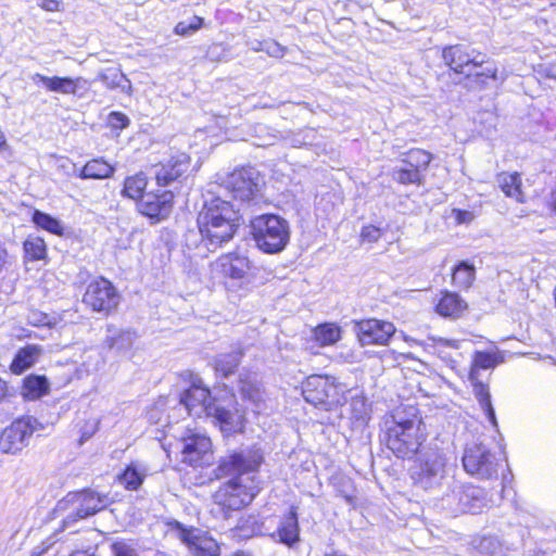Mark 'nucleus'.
Here are the masks:
<instances>
[{"label": "nucleus", "instance_id": "28", "mask_svg": "<svg viewBox=\"0 0 556 556\" xmlns=\"http://www.w3.org/2000/svg\"><path fill=\"white\" fill-rule=\"evenodd\" d=\"M99 79L109 89H121L126 94H131V83L117 67H109L99 74Z\"/></svg>", "mask_w": 556, "mask_h": 556}, {"label": "nucleus", "instance_id": "12", "mask_svg": "<svg viewBox=\"0 0 556 556\" xmlns=\"http://www.w3.org/2000/svg\"><path fill=\"white\" fill-rule=\"evenodd\" d=\"M261 182L260 174L255 168H240L227 177L225 189L231 192L235 199L247 202L257 195Z\"/></svg>", "mask_w": 556, "mask_h": 556}, {"label": "nucleus", "instance_id": "60", "mask_svg": "<svg viewBox=\"0 0 556 556\" xmlns=\"http://www.w3.org/2000/svg\"><path fill=\"white\" fill-rule=\"evenodd\" d=\"M231 556H251V555L249 553H245V552H238V553H235Z\"/></svg>", "mask_w": 556, "mask_h": 556}, {"label": "nucleus", "instance_id": "47", "mask_svg": "<svg viewBox=\"0 0 556 556\" xmlns=\"http://www.w3.org/2000/svg\"><path fill=\"white\" fill-rule=\"evenodd\" d=\"M111 128L122 130L129 125V118L122 112H111L108 116Z\"/></svg>", "mask_w": 556, "mask_h": 556}, {"label": "nucleus", "instance_id": "61", "mask_svg": "<svg viewBox=\"0 0 556 556\" xmlns=\"http://www.w3.org/2000/svg\"><path fill=\"white\" fill-rule=\"evenodd\" d=\"M552 7H556V0H548Z\"/></svg>", "mask_w": 556, "mask_h": 556}, {"label": "nucleus", "instance_id": "43", "mask_svg": "<svg viewBox=\"0 0 556 556\" xmlns=\"http://www.w3.org/2000/svg\"><path fill=\"white\" fill-rule=\"evenodd\" d=\"M502 358L495 353L476 352L470 370L490 369L495 367ZM479 374V371H477Z\"/></svg>", "mask_w": 556, "mask_h": 556}, {"label": "nucleus", "instance_id": "8", "mask_svg": "<svg viewBox=\"0 0 556 556\" xmlns=\"http://www.w3.org/2000/svg\"><path fill=\"white\" fill-rule=\"evenodd\" d=\"M447 478V458L439 450L422 451L412 468V479L415 485L424 491L439 490Z\"/></svg>", "mask_w": 556, "mask_h": 556}, {"label": "nucleus", "instance_id": "5", "mask_svg": "<svg viewBox=\"0 0 556 556\" xmlns=\"http://www.w3.org/2000/svg\"><path fill=\"white\" fill-rule=\"evenodd\" d=\"M488 504L485 492L481 488L452 479L437 505L440 509L457 516L481 513Z\"/></svg>", "mask_w": 556, "mask_h": 556}, {"label": "nucleus", "instance_id": "49", "mask_svg": "<svg viewBox=\"0 0 556 556\" xmlns=\"http://www.w3.org/2000/svg\"><path fill=\"white\" fill-rule=\"evenodd\" d=\"M265 53L271 58H282L286 52V48L274 40H265Z\"/></svg>", "mask_w": 556, "mask_h": 556}, {"label": "nucleus", "instance_id": "27", "mask_svg": "<svg viewBox=\"0 0 556 556\" xmlns=\"http://www.w3.org/2000/svg\"><path fill=\"white\" fill-rule=\"evenodd\" d=\"M40 354L41 349L35 344L21 349L11 364L12 372L16 375L24 372L38 361Z\"/></svg>", "mask_w": 556, "mask_h": 556}, {"label": "nucleus", "instance_id": "59", "mask_svg": "<svg viewBox=\"0 0 556 556\" xmlns=\"http://www.w3.org/2000/svg\"><path fill=\"white\" fill-rule=\"evenodd\" d=\"M72 556H94L93 554H89L86 551H76L72 554Z\"/></svg>", "mask_w": 556, "mask_h": 556}, {"label": "nucleus", "instance_id": "48", "mask_svg": "<svg viewBox=\"0 0 556 556\" xmlns=\"http://www.w3.org/2000/svg\"><path fill=\"white\" fill-rule=\"evenodd\" d=\"M380 237V228L372 225L364 226L361 232L362 240L367 242H377Z\"/></svg>", "mask_w": 556, "mask_h": 556}, {"label": "nucleus", "instance_id": "11", "mask_svg": "<svg viewBox=\"0 0 556 556\" xmlns=\"http://www.w3.org/2000/svg\"><path fill=\"white\" fill-rule=\"evenodd\" d=\"M182 462L198 467L210 465L213 459L212 442L204 433L188 429L182 437Z\"/></svg>", "mask_w": 556, "mask_h": 556}, {"label": "nucleus", "instance_id": "2", "mask_svg": "<svg viewBox=\"0 0 556 556\" xmlns=\"http://www.w3.org/2000/svg\"><path fill=\"white\" fill-rule=\"evenodd\" d=\"M222 186H215L207 191L203 207L198 216L199 235L201 242L197 243L198 233L190 231L187 235V247L192 245L197 255L206 257L223 243L228 242L235 235L239 224V214L230 202L219 195Z\"/></svg>", "mask_w": 556, "mask_h": 556}, {"label": "nucleus", "instance_id": "35", "mask_svg": "<svg viewBox=\"0 0 556 556\" xmlns=\"http://www.w3.org/2000/svg\"><path fill=\"white\" fill-rule=\"evenodd\" d=\"M137 339V333L131 330H121L106 337V344L118 354L127 353Z\"/></svg>", "mask_w": 556, "mask_h": 556}, {"label": "nucleus", "instance_id": "13", "mask_svg": "<svg viewBox=\"0 0 556 556\" xmlns=\"http://www.w3.org/2000/svg\"><path fill=\"white\" fill-rule=\"evenodd\" d=\"M84 302L93 311L108 314L117 307L119 294L109 280L100 278L88 285Z\"/></svg>", "mask_w": 556, "mask_h": 556}, {"label": "nucleus", "instance_id": "53", "mask_svg": "<svg viewBox=\"0 0 556 556\" xmlns=\"http://www.w3.org/2000/svg\"><path fill=\"white\" fill-rule=\"evenodd\" d=\"M249 46L255 52H260V51L264 52V50H265V40H263V41L253 40V41L249 42Z\"/></svg>", "mask_w": 556, "mask_h": 556}, {"label": "nucleus", "instance_id": "6", "mask_svg": "<svg viewBox=\"0 0 556 556\" xmlns=\"http://www.w3.org/2000/svg\"><path fill=\"white\" fill-rule=\"evenodd\" d=\"M251 232L256 247L268 254L283 251L290 241L289 223L274 214H264L253 218Z\"/></svg>", "mask_w": 556, "mask_h": 556}, {"label": "nucleus", "instance_id": "22", "mask_svg": "<svg viewBox=\"0 0 556 556\" xmlns=\"http://www.w3.org/2000/svg\"><path fill=\"white\" fill-rule=\"evenodd\" d=\"M31 80L37 85L42 84L43 87L49 91L59 92L62 94H76L78 88H80L81 84L84 83V79L80 77H48L39 73L34 74L31 76Z\"/></svg>", "mask_w": 556, "mask_h": 556}, {"label": "nucleus", "instance_id": "38", "mask_svg": "<svg viewBox=\"0 0 556 556\" xmlns=\"http://www.w3.org/2000/svg\"><path fill=\"white\" fill-rule=\"evenodd\" d=\"M241 358V352L235 350L227 354H219L215 358V370L222 376L227 377L238 367Z\"/></svg>", "mask_w": 556, "mask_h": 556}, {"label": "nucleus", "instance_id": "24", "mask_svg": "<svg viewBox=\"0 0 556 556\" xmlns=\"http://www.w3.org/2000/svg\"><path fill=\"white\" fill-rule=\"evenodd\" d=\"M214 417L220 425L224 432H235L242 428V415L238 410L213 404L207 417Z\"/></svg>", "mask_w": 556, "mask_h": 556}, {"label": "nucleus", "instance_id": "32", "mask_svg": "<svg viewBox=\"0 0 556 556\" xmlns=\"http://www.w3.org/2000/svg\"><path fill=\"white\" fill-rule=\"evenodd\" d=\"M114 170V167L104 160L94 159L81 168L79 177L81 179H104L111 177Z\"/></svg>", "mask_w": 556, "mask_h": 556}, {"label": "nucleus", "instance_id": "4", "mask_svg": "<svg viewBox=\"0 0 556 556\" xmlns=\"http://www.w3.org/2000/svg\"><path fill=\"white\" fill-rule=\"evenodd\" d=\"M425 440L424 424L416 415L404 419L396 414L386 433L387 446L401 458L415 455Z\"/></svg>", "mask_w": 556, "mask_h": 556}, {"label": "nucleus", "instance_id": "34", "mask_svg": "<svg viewBox=\"0 0 556 556\" xmlns=\"http://www.w3.org/2000/svg\"><path fill=\"white\" fill-rule=\"evenodd\" d=\"M314 340L319 346H327L337 343L341 339V328L333 323L318 325L314 331Z\"/></svg>", "mask_w": 556, "mask_h": 556}, {"label": "nucleus", "instance_id": "20", "mask_svg": "<svg viewBox=\"0 0 556 556\" xmlns=\"http://www.w3.org/2000/svg\"><path fill=\"white\" fill-rule=\"evenodd\" d=\"M190 165L188 154L179 152L165 163L155 166L154 175L160 186H166L186 173Z\"/></svg>", "mask_w": 556, "mask_h": 556}, {"label": "nucleus", "instance_id": "19", "mask_svg": "<svg viewBox=\"0 0 556 556\" xmlns=\"http://www.w3.org/2000/svg\"><path fill=\"white\" fill-rule=\"evenodd\" d=\"M431 343L425 344V351L437 355L452 370H456L463 357L459 350L463 341L444 338H430Z\"/></svg>", "mask_w": 556, "mask_h": 556}, {"label": "nucleus", "instance_id": "50", "mask_svg": "<svg viewBox=\"0 0 556 556\" xmlns=\"http://www.w3.org/2000/svg\"><path fill=\"white\" fill-rule=\"evenodd\" d=\"M452 215L457 224H469L475 218V214L472 212L458 208L453 210Z\"/></svg>", "mask_w": 556, "mask_h": 556}, {"label": "nucleus", "instance_id": "40", "mask_svg": "<svg viewBox=\"0 0 556 556\" xmlns=\"http://www.w3.org/2000/svg\"><path fill=\"white\" fill-rule=\"evenodd\" d=\"M477 554L475 556H503V544L495 536H484L480 539L476 546Z\"/></svg>", "mask_w": 556, "mask_h": 556}, {"label": "nucleus", "instance_id": "15", "mask_svg": "<svg viewBox=\"0 0 556 556\" xmlns=\"http://www.w3.org/2000/svg\"><path fill=\"white\" fill-rule=\"evenodd\" d=\"M355 330L361 345H384L395 333L392 323L375 318L357 321Z\"/></svg>", "mask_w": 556, "mask_h": 556}, {"label": "nucleus", "instance_id": "25", "mask_svg": "<svg viewBox=\"0 0 556 556\" xmlns=\"http://www.w3.org/2000/svg\"><path fill=\"white\" fill-rule=\"evenodd\" d=\"M469 381L472 384L473 393L479 401L481 409L485 413L486 418L489 421L496 426V417L495 412L493 409L492 403H491V396L489 392V388L486 384L482 383L479 380L477 370H470L469 372Z\"/></svg>", "mask_w": 556, "mask_h": 556}, {"label": "nucleus", "instance_id": "16", "mask_svg": "<svg viewBox=\"0 0 556 556\" xmlns=\"http://www.w3.org/2000/svg\"><path fill=\"white\" fill-rule=\"evenodd\" d=\"M174 527L178 538L187 545L194 556H219L217 542L199 529H185L179 522Z\"/></svg>", "mask_w": 556, "mask_h": 556}, {"label": "nucleus", "instance_id": "10", "mask_svg": "<svg viewBox=\"0 0 556 556\" xmlns=\"http://www.w3.org/2000/svg\"><path fill=\"white\" fill-rule=\"evenodd\" d=\"M346 386L337 382L331 376H309L302 387L306 402L317 406L320 404L338 405L345 401Z\"/></svg>", "mask_w": 556, "mask_h": 556}, {"label": "nucleus", "instance_id": "56", "mask_svg": "<svg viewBox=\"0 0 556 556\" xmlns=\"http://www.w3.org/2000/svg\"><path fill=\"white\" fill-rule=\"evenodd\" d=\"M8 386L7 382L0 379V402L7 396Z\"/></svg>", "mask_w": 556, "mask_h": 556}, {"label": "nucleus", "instance_id": "37", "mask_svg": "<svg viewBox=\"0 0 556 556\" xmlns=\"http://www.w3.org/2000/svg\"><path fill=\"white\" fill-rule=\"evenodd\" d=\"M475 274L476 269L473 265L467 262H460L454 267L452 282L458 288L468 289L475 280Z\"/></svg>", "mask_w": 556, "mask_h": 556}, {"label": "nucleus", "instance_id": "26", "mask_svg": "<svg viewBox=\"0 0 556 556\" xmlns=\"http://www.w3.org/2000/svg\"><path fill=\"white\" fill-rule=\"evenodd\" d=\"M437 313L443 317L459 318L467 309V303L454 292H444L435 306Z\"/></svg>", "mask_w": 556, "mask_h": 556}, {"label": "nucleus", "instance_id": "17", "mask_svg": "<svg viewBox=\"0 0 556 556\" xmlns=\"http://www.w3.org/2000/svg\"><path fill=\"white\" fill-rule=\"evenodd\" d=\"M211 268L215 276L243 281L251 269V262L245 255L229 253L219 256L212 263Z\"/></svg>", "mask_w": 556, "mask_h": 556}, {"label": "nucleus", "instance_id": "18", "mask_svg": "<svg viewBox=\"0 0 556 556\" xmlns=\"http://www.w3.org/2000/svg\"><path fill=\"white\" fill-rule=\"evenodd\" d=\"M180 403L185 406L189 415L198 418L207 416L214 404L210 390L201 383L195 382L184 392Z\"/></svg>", "mask_w": 556, "mask_h": 556}, {"label": "nucleus", "instance_id": "23", "mask_svg": "<svg viewBox=\"0 0 556 556\" xmlns=\"http://www.w3.org/2000/svg\"><path fill=\"white\" fill-rule=\"evenodd\" d=\"M274 536H277L280 543L290 547L300 540V528L295 507H292L289 514L281 519Z\"/></svg>", "mask_w": 556, "mask_h": 556}, {"label": "nucleus", "instance_id": "54", "mask_svg": "<svg viewBox=\"0 0 556 556\" xmlns=\"http://www.w3.org/2000/svg\"><path fill=\"white\" fill-rule=\"evenodd\" d=\"M545 74L547 77L556 79V63H551L545 67Z\"/></svg>", "mask_w": 556, "mask_h": 556}, {"label": "nucleus", "instance_id": "14", "mask_svg": "<svg viewBox=\"0 0 556 556\" xmlns=\"http://www.w3.org/2000/svg\"><path fill=\"white\" fill-rule=\"evenodd\" d=\"M36 420L31 417L20 418L5 428L0 435V450L4 453H16L28 443L35 431Z\"/></svg>", "mask_w": 556, "mask_h": 556}, {"label": "nucleus", "instance_id": "31", "mask_svg": "<svg viewBox=\"0 0 556 556\" xmlns=\"http://www.w3.org/2000/svg\"><path fill=\"white\" fill-rule=\"evenodd\" d=\"M148 185V178L143 173H136L132 176L126 177L122 195L131 200H141L146 193L144 190Z\"/></svg>", "mask_w": 556, "mask_h": 556}, {"label": "nucleus", "instance_id": "1", "mask_svg": "<svg viewBox=\"0 0 556 556\" xmlns=\"http://www.w3.org/2000/svg\"><path fill=\"white\" fill-rule=\"evenodd\" d=\"M264 455L258 447H248L225 456L219 465V477L228 478L214 494L215 503L224 510H239L260 493L258 469Z\"/></svg>", "mask_w": 556, "mask_h": 556}, {"label": "nucleus", "instance_id": "62", "mask_svg": "<svg viewBox=\"0 0 556 556\" xmlns=\"http://www.w3.org/2000/svg\"><path fill=\"white\" fill-rule=\"evenodd\" d=\"M43 319H47V316H43L41 319L38 320V323H45Z\"/></svg>", "mask_w": 556, "mask_h": 556}, {"label": "nucleus", "instance_id": "9", "mask_svg": "<svg viewBox=\"0 0 556 556\" xmlns=\"http://www.w3.org/2000/svg\"><path fill=\"white\" fill-rule=\"evenodd\" d=\"M462 463L464 470L479 480L497 479L501 466L500 458L482 443L467 444Z\"/></svg>", "mask_w": 556, "mask_h": 556}, {"label": "nucleus", "instance_id": "44", "mask_svg": "<svg viewBox=\"0 0 556 556\" xmlns=\"http://www.w3.org/2000/svg\"><path fill=\"white\" fill-rule=\"evenodd\" d=\"M392 177L394 180L403 185L421 184V174L418 172V169L412 167L393 168Z\"/></svg>", "mask_w": 556, "mask_h": 556}, {"label": "nucleus", "instance_id": "58", "mask_svg": "<svg viewBox=\"0 0 556 556\" xmlns=\"http://www.w3.org/2000/svg\"><path fill=\"white\" fill-rule=\"evenodd\" d=\"M249 520L253 521V528L251 530V534L252 535L260 534L261 533V526L256 523L255 518L254 517H249V519L247 521H249Z\"/></svg>", "mask_w": 556, "mask_h": 556}, {"label": "nucleus", "instance_id": "30", "mask_svg": "<svg viewBox=\"0 0 556 556\" xmlns=\"http://www.w3.org/2000/svg\"><path fill=\"white\" fill-rule=\"evenodd\" d=\"M239 384L242 397L249 400L255 406V409H261L264 401V392L256 378L250 376L240 378Z\"/></svg>", "mask_w": 556, "mask_h": 556}, {"label": "nucleus", "instance_id": "51", "mask_svg": "<svg viewBox=\"0 0 556 556\" xmlns=\"http://www.w3.org/2000/svg\"><path fill=\"white\" fill-rule=\"evenodd\" d=\"M39 5L50 12L59 10L60 0H40Z\"/></svg>", "mask_w": 556, "mask_h": 556}, {"label": "nucleus", "instance_id": "3", "mask_svg": "<svg viewBox=\"0 0 556 556\" xmlns=\"http://www.w3.org/2000/svg\"><path fill=\"white\" fill-rule=\"evenodd\" d=\"M442 58L455 73L475 76L481 84H486L488 79H497V67L488 61L486 54L475 48L463 45L448 46L443 49Z\"/></svg>", "mask_w": 556, "mask_h": 556}, {"label": "nucleus", "instance_id": "45", "mask_svg": "<svg viewBox=\"0 0 556 556\" xmlns=\"http://www.w3.org/2000/svg\"><path fill=\"white\" fill-rule=\"evenodd\" d=\"M203 25V18L199 16H192L189 21L179 22L174 33L179 36L189 37L197 33Z\"/></svg>", "mask_w": 556, "mask_h": 556}, {"label": "nucleus", "instance_id": "55", "mask_svg": "<svg viewBox=\"0 0 556 556\" xmlns=\"http://www.w3.org/2000/svg\"><path fill=\"white\" fill-rule=\"evenodd\" d=\"M222 48V45H213L212 47H210L208 49V56L212 59V60H216V61H219L220 59L218 56H216L215 52L217 49Z\"/></svg>", "mask_w": 556, "mask_h": 556}, {"label": "nucleus", "instance_id": "52", "mask_svg": "<svg viewBox=\"0 0 556 556\" xmlns=\"http://www.w3.org/2000/svg\"><path fill=\"white\" fill-rule=\"evenodd\" d=\"M404 338V341L407 342L409 345H419L421 346L424 350H425V344L427 343H431L430 339L428 341H419L417 339H414L412 337H408V336H403Z\"/></svg>", "mask_w": 556, "mask_h": 556}, {"label": "nucleus", "instance_id": "41", "mask_svg": "<svg viewBox=\"0 0 556 556\" xmlns=\"http://www.w3.org/2000/svg\"><path fill=\"white\" fill-rule=\"evenodd\" d=\"M431 160L432 155L429 152L421 149H413L406 154L403 162L409 167L418 169L420 173L421 169H426L428 167Z\"/></svg>", "mask_w": 556, "mask_h": 556}, {"label": "nucleus", "instance_id": "36", "mask_svg": "<svg viewBox=\"0 0 556 556\" xmlns=\"http://www.w3.org/2000/svg\"><path fill=\"white\" fill-rule=\"evenodd\" d=\"M49 391V382L42 376H28L24 379L22 394L27 400H37Z\"/></svg>", "mask_w": 556, "mask_h": 556}, {"label": "nucleus", "instance_id": "42", "mask_svg": "<svg viewBox=\"0 0 556 556\" xmlns=\"http://www.w3.org/2000/svg\"><path fill=\"white\" fill-rule=\"evenodd\" d=\"M24 250L28 258L31 261L43 260L47 253L46 243L39 237L28 238L24 242Z\"/></svg>", "mask_w": 556, "mask_h": 556}, {"label": "nucleus", "instance_id": "29", "mask_svg": "<svg viewBox=\"0 0 556 556\" xmlns=\"http://www.w3.org/2000/svg\"><path fill=\"white\" fill-rule=\"evenodd\" d=\"M497 182L502 191L517 202H525V194L521 189V177L518 173H502L497 176Z\"/></svg>", "mask_w": 556, "mask_h": 556}, {"label": "nucleus", "instance_id": "33", "mask_svg": "<svg viewBox=\"0 0 556 556\" xmlns=\"http://www.w3.org/2000/svg\"><path fill=\"white\" fill-rule=\"evenodd\" d=\"M147 468L139 463H131L118 477L119 483L127 490H137L143 482Z\"/></svg>", "mask_w": 556, "mask_h": 556}, {"label": "nucleus", "instance_id": "7", "mask_svg": "<svg viewBox=\"0 0 556 556\" xmlns=\"http://www.w3.org/2000/svg\"><path fill=\"white\" fill-rule=\"evenodd\" d=\"M109 503L106 495H101L91 490L71 492L58 502L54 514L61 517L64 527L68 528L77 520L102 510Z\"/></svg>", "mask_w": 556, "mask_h": 556}, {"label": "nucleus", "instance_id": "21", "mask_svg": "<svg viewBox=\"0 0 556 556\" xmlns=\"http://www.w3.org/2000/svg\"><path fill=\"white\" fill-rule=\"evenodd\" d=\"M173 200L174 194L170 191H163L160 194L146 193L138 207L142 214L149 217L164 218L172 210Z\"/></svg>", "mask_w": 556, "mask_h": 556}, {"label": "nucleus", "instance_id": "46", "mask_svg": "<svg viewBox=\"0 0 556 556\" xmlns=\"http://www.w3.org/2000/svg\"><path fill=\"white\" fill-rule=\"evenodd\" d=\"M334 359L342 362L354 364L358 363L362 359V352L359 350H355L348 345H342L339 348V351L334 355Z\"/></svg>", "mask_w": 556, "mask_h": 556}, {"label": "nucleus", "instance_id": "39", "mask_svg": "<svg viewBox=\"0 0 556 556\" xmlns=\"http://www.w3.org/2000/svg\"><path fill=\"white\" fill-rule=\"evenodd\" d=\"M33 222L38 227H40L53 235H58V236L63 235L64 227L61 224V222L47 213H43L40 211H35L33 214Z\"/></svg>", "mask_w": 556, "mask_h": 556}, {"label": "nucleus", "instance_id": "57", "mask_svg": "<svg viewBox=\"0 0 556 556\" xmlns=\"http://www.w3.org/2000/svg\"><path fill=\"white\" fill-rule=\"evenodd\" d=\"M7 258V250L3 248V245L0 243V271L2 270Z\"/></svg>", "mask_w": 556, "mask_h": 556}]
</instances>
